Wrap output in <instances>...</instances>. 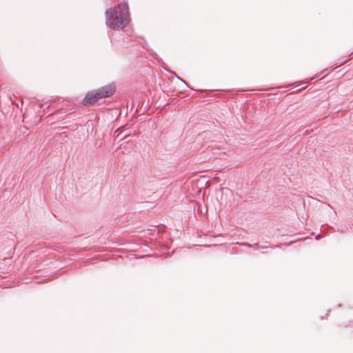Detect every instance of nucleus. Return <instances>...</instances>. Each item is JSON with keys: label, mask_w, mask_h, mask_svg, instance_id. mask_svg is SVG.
<instances>
[{"label": "nucleus", "mask_w": 353, "mask_h": 353, "mask_svg": "<svg viewBox=\"0 0 353 353\" xmlns=\"http://www.w3.org/2000/svg\"><path fill=\"white\" fill-rule=\"evenodd\" d=\"M130 22L129 7L126 2L118 4L105 11V23L114 30H121Z\"/></svg>", "instance_id": "f257e3e1"}, {"label": "nucleus", "mask_w": 353, "mask_h": 353, "mask_svg": "<svg viewBox=\"0 0 353 353\" xmlns=\"http://www.w3.org/2000/svg\"><path fill=\"white\" fill-rule=\"evenodd\" d=\"M114 93L112 86L107 85L98 90L88 92L83 99V104L85 106L92 105L99 99L111 97Z\"/></svg>", "instance_id": "f03ea898"}]
</instances>
